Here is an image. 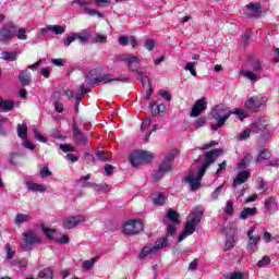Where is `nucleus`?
<instances>
[{
	"instance_id": "dca6fc26",
	"label": "nucleus",
	"mask_w": 279,
	"mask_h": 279,
	"mask_svg": "<svg viewBox=\"0 0 279 279\" xmlns=\"http://www.w3.org/2000/svg\"><path fill=\"white\" fill-rule=\"evenodd\" d=\"M112 82H128L126 77H112V75L105 74L94 78L93 84H110Z\"/></svg>"
},
{
	"instance_id": "f257e3e1",
	"label": "nucleus",
	"mask_w": 279,
	"mask_h": 279,
	"mask_svg": "<svg viewBox=\"0 0 279 279\" xmlns=\"http://www.w3.org/2000/svg\"><path fill=\"white\" fill-rule=\"evenodd\" d=\"M221 149H214L205 153V162L196 172H190L185 179V182L191 186V191H197L202 186V178L206 175V169L213 165L219 158Z\"/></svg>"
},
{
	"instance_id": "1a4fd4ad",
	"label": "nucleus",
	"mask_w": 279,
	"mask_h": 279,
	"mask_svg": "<svg viewBox=\"0 0 279 279\" xmlns=\"http://www.w3.org/2000/svg\"><path fill=\"white\" fill-rule=\"evenodd\" d=\"M254 232H256V227L253 226L247 231L248 243H247L246 248L248 252H257L258 243H260V236L254 235Z\"/></svg>"
},
{
	"instance_id": "6e6552de",
	"label": "nucleus",
	"mask_w": 279,
	"mask_h": 279,
	"mask_svg": "<svg viewBox=\"0 0 279 279\" xmlns=\"http://www.w3.org/2000/svg\"><path fill=\"white\" fill-rule=\"evenodd\" d=\"M267 104V98L265 97H252L245 102V108L251 112H258V110H263L265 105Z\"/></svg>"
},
{
	"instance_id": "2f4dec72",
	"label": "nucleus",
	"mask_w": 279,
	"mask_h": 279,
	"mask_svg": "<svg viewBox=\"0 0 279 279\" xmlns=\"http://www.w3.org/2000/svg\"><path fill=\"white\" fill-rule=\"evenodd\" d=\"M37 279H53V270L51 268H44L39 271Z\"/></svg>"
},
{
	"instance_id": "5701e85b",
	"label": "nucleus",
	"mask_w": 279,
	"mask_h": 279,
	"mask_svg": "<svg viewBox=\"0 0 279 279\" xmlns=\"http://www.w3.org/2000/svg\"><path fill=\"white\" fill-rule=\"evenodd\" d=\"M0 110L2 112H12L14 110V100L0 98Z\"/></svg>"
},
{
	"instance_id": "39448f33",
	"label": "nucleus",
	"mask_w": 279,
	"mask_h": 279,
	"mask_svg": "<svg viewBox=\"0 0 279 279\" xmlns=\"http://www.w3.org/2000/svg\"><path fill=\"white\" fill-rule=\"evenodd\" d=\"M143 232V221L141 220H129L123 225V234L126 236H134Z\"/></svg>"
},
{
	"instance_id": "7c9ffc66",
	"label": "nucleus",
	"mask_w": 279,
	"mask_h": 279,
	"mask_svg": "<svg viewBox=\"0 0 279 279\" xmlns=\"http://www.w3.org/2000/svg\"><path fill=\"white\" fill-rule=\"evenodd\" d=\"M98 260H99V257H93L92 259L84 260L82 268L84 269V271H90V269L95 267V263H97Z\"/></svg>"
},
{
	"instance_id": "a878e982",
	"label": "nucleus",
	"mask_w": 279,
	"mask_h": 279,
	"mask_svg": "<svg viewBox=\"0 0 279 279\" xmlns=\"http://www.w3.org/2000/svg\"><path fill=\"white\" fill-rule=\"evenodd\" d=\"M267 128V124L263 122V120L255 121L251 126V132L254 134H258L259 132H263Z\"/></svg>"
},
{
	"instance_id": "49530a36",
	"label": "nucleus",
	"mask_w": 279,
	"mask_h": 279,
	"mask_svg": "<svg viewBox=\"0 0 279 279\" xmlns=\"http://www.w3.org/2000/svg\"><path fill=\"white\" fill-rule=\"evenodd\" d=\"M144 47L147 49V51H154V49H156V40L151 38L146 39Z\"/></svg>"
},
{
	"instance_id": "69168bd1",
	"label": "nucleus",
	"mask_w": 279,
	"mask_h": 279,
	"mask_svg": "<svg viewBox=\"0 0 279 279\" xmlns=\"http://www.w3.org/2000/svg\"><path fill=\"white\" fill-rule=\"evenodd\" d=\"M61 151H63L64 154L69 153V151H75L74 147H71L68 144H61L60 146Z\"/></svg>"
},
{
	"instance_id": "864d4df0",
	"label": "nucleus",
	"mask_w": 279,
	"mask_h": 279,
	"mask_svg": "<svg viewBox=\"0 0 279 279\" xmlns=\"http://www.w3.org/2000/svg\"><path fill=\"white\" fill-rule=\"evenodd\" d=\"M231 114H236L240 119V121H243L247 117V113L241 108H236L233 111H231Z\"/></svg>"
},
{
	"instance_id": "9b49d317",
	"label": "nucleus",
	"mask_w": 279,
	"mask_h": 279,
	"mask_svg": "<svg viewBox=\"0 0 279 279\" xmlns=\"http://www.w3.org/2000/svg\"><path fill=\"white\" fill-rule=\"evenodd\" d=\"M14 38V26L12 24H7L0 28V43H10Z\"/></svg>"
},
{
	"instance_id": "4468645a",
	"label": "nucleus",
	"mask_w": 279,
	"mask_h": 279,
	"mask_svg": "<svg viewBox=\"0 0 279 279\" xmlns=\"http://www.w3.org/2000/svg\"><path fill=\"white\" fill-rule=\"evenodd\" d=\"M119 60L121 62H125V64L129 66V69H131V71L133 69H137V68H134V64H141V58L132 54V53H129V54H120L119 56Z\"/></svg>"
},
{
	"instance_id": "338daca9",
	"label": "nucleus",
	"mask_w": 279,
	"mask_h": 279,
	"mask_svg": "<svg viewBox=\"0 0 279 279\" xmlns=\"http://www.w3.org/2000/svg\"><path fill=\"white\" fill-rule=\"evenodd\" d=\"M39 174L41 175V178H49V175H51V172L49 171L48 167H44L40 169Z\"/></svg>"
},
{
	"instance_id": "c03bdc74",
	"label": "nucleus",
	"mask_w": 279,
	"mask_h": 279,
	"mask_svg": "<svg viewBox=\"0 0 279 279\" xmlns=\"http://www.w3.org/2000/svg\"><path fill=\"white\" fill-rule=\"evenodd\" d=\"M13 267H17V269H25L27 267L26 259H14L12 262Z\"/></svg>"
},
{
	"instance_id": "4be33fe9",
	"label": "nucleus",
	"mask_w": 279,
	"mask_h": 279,
	"mask_svg": "<svg viewBox=\"0 0 279 279\" xmlns=\"http://www.w3.org/2000/svg\"><path fill=\"white\" fill-rule=\"evenodd\" d=\"M1 60L5 62H16V60H19V51H2Z\"/></svg>"
},
{
	"instance_id": "58836bf2",
	"label": "nucleus",
	"mask_w": 279,
	"mask_h": 279,
	"mask_svg": "<svg viewBox=\"0 0 279 279\" xmlns=\"http://www.w3.org/2000/svg\"><path fill=\"white\" fill-rule=\"evenodd\" d=\"M166 201L167 197L162 193H159L153 198V204H155V206H163Z\"/></svg>"
},
{
	"instance_id": "a18cd8bd",
	"label": "nucleus",
	"mask_w": 279,
	"mask_h": 279,
	"mask_svg": "<svg viewBox=\"0 0 279 279\" xmlns=\"http://www.w3.org/2000/svg\"><path fill=\"white\" fill-rule=\"evenodd\" d=\"M223 186H225V183L216 187L215 191L211 193V199L214 202H217V199H219V195H221V192L223 191Z\"/></svg>"
},
{
	"instance_id": "37998d69",
	"label": "nucleus",
	"mask_w": 279,
	"mask_h": 279,
	"mask_svg": "<svg viewBox=\"0 0 279 279\" xmlns=\"http://www.w3.org/2000/svg\"><path fill=\"white\" fill-rule=\"evenodd\" d=\"M142 154V161L145 162H151L154 160V155L148 150H140Z\"/></svg>"
},
{
	"instance_id": "f8f14e48",
	"label": "nucleus",
	"mask_w": 279,
	"mask_h": 279,
	"mask_svg": "<svg viewBox=\"0 0 279 279\" xmlns=\"http://www.w3.org/2000/svg\"><path fill=\"white\" fill-rule=\"evenodd\" d=\"M245 14L248 19H259L263 10V5L260 3H248L245 5Z\"/></svg>"
},
{
	"instance_id": "e2e57ef3",
	"label": "nucleus",
	"mask_w": 279,
	"mask_h": 279,
	"mask_svg": "<svg viewBox=\"0 0 279 279\" xmlns=\"http://www.w3.org/2000/svg\"><path fill=\"white\" fill-rule=\"evenodd\" d=\"M151 126V120L149 118H146L143 122H142V126H141V131L145 132L148 128Z\"/></svg>"
},
{
	"instance_id": "c85d7f7f",
	"label": "nucleus",
	"mask_w": 279,
	"mask_h": 279,
	"mask_svg": "<svg viewBox=\"0 0 279 279\" xmlns=\"http://www.w3.org/2000/svg\"><path fill=\"white\" fill-rule=\"evenodd\" d=\"M149 108L153 114H160V112H165L167 106L165 104L157 105L156 102H151Z\"/></svg>"
},
{
	"instance_id": "4d7b16f0",
	"label": "nucleus",
	"mask_w": 279,
	"mask_h": 279,
	"mask_svg": "<svg viewBox=\"0 0 279 279\" xmlns=\"http://www.w3.org/2000/svg\"><path fill=\"white\" fill-rule=\"evenodd\" d=\"M97 8H108L112 4L111 0H94Z\"/></svg>"
},
{
	"instance_id": "8fccbe9b",
	"label": "nucleus",
	"mask_w": 279,
	"mask_h": 279,
	"mask_svg": "<svg viewBox=\"0 0 279 279\" xmlns=\"http://www.w3.org/2000/svg\"><path fill=\"white\" fill-rule=\"evenodd\" d=\"M225 213L226 215H229V216L234 215V203H232V201H227Z\"/></svg>"
},
{
	"instance_id": "0e129e2a",
	"label": "nucleus",
	"mask_w": 279,
	"mask_h": 279,
	"mask_svg": "<svg viewBox=\"0 0 279 279\" xmlns=\"http://www.w3.org/2000/svg\"><path fill=\"white\" fill-rule=\"evenodd\" d=\"M175 226H178V223H168L167 230L168 234H170L171 236H173V234H175L177 232Z\"/></svg>"
},
{
	"instance_id": "052dcab7",
	"label": "nucleus",
	"mask_w": 279,
	"mask_h": 279,
	"mask_svg": "<svg viewBox=\"0 0 279 279\" xmlns=\"http://www.w3.org/2000/svg\"><path fill=\"white\" fill-rule=\"evenodd\" d=\"M234 247V238H228L225 244V251L228 252Z\"/></svg>"
},
{
	"instance_id": "f03ea898",
	"label": "nucleus",
	"mask_w": 279,
	"mask_h": 279,
	"mask_svg": "<svg viewBox=\"0 0 279 279\" xmlns=\"http://www.w3.org/2000/svg\"><path fill=\"white\" fill-rule=\"evenodd\" d=\"M202 217H204V207L202 206L196 207V209L187 216L185 228L178 239L179 243H182L186 236H191V234L195 232V228L199 226Z\"/></svg>"
},
{
	"instance_id": "ddd939ff",
	"label": "nucleus",
	"mask_w": 279,
	"mask_h": 279,
	"mask_svg": "<svg viewBox=\"0 0 279 279\" xmlns=\"http://www.w3.org/2000/svg\"><path fill=\"white\" fill-rule=\"evenodd\" d=\"M206 108H207L206 97H203V98L196 100V102L192 107V111L190 113V117H192V118L199 117V114H202V112H204V110H206Z\"/></svg>"
},
{
	"instance_id": "f3484780",
	"label": "nucleus",
	"mask_w": 279,
	"mask_h": 279,
	"mask_svg": "<svg viewBox=\"0 0 279 279\" xmlns=\"http://www.w3.org/2000/svg\"><path fill=\"white\" fill-rule=\"evenodd\" d=\"M250 178H252L250 171L244 170L242 172H239L233 180V189H236V186H241V184H245V182H247Z\"/></svg>"
},
{
	"instance_id": "20e7f679",
	"label": "nucleus",
	"mask_w": 279,
	"mask_h": 279,
	"mask_svg": "<svg viewBox=\"0 0 279 279\" xmlns=\"http://www.w3.org/2000/svg\"><path fill=\"white\" fill-rule=\"evenodd\" d=\"M173 160H175V151H170L162 160V162L159 166V169L156 171V173L153 175V180L155 182H158L162 180L171 169H173Z\"/></svg>"
},
{
	"instance_id": "3c124183",
	"label": "nucleus",
	"mask_w": 279,
	"mask_h": 279,
	"mask_svg": "<svg viewBox=\"0 0 279 279\" xmlns=\"http://www.w3.org/2000/svg\"><path fill=\"white\" fill-rule=\"evenodd\" d=\"M96 157L101 162H108V161L111 160L110 156L106 155V153L104 150H98L97 154H96Z\"/></svg>"
},
{
	"instance_id": "bf43d9fd",
	"label": "nucleus",
	"mask_w": 279,
	"mask_h": 279,
	"mask_svg": "<svg viewBox=\"0 0 279 279\" xmlns=\"http://www.w3.org/2000/svg\"><path fill=\"white\" fill-rule=\"evenodd\" d=\"M250 160H252V156L251 155L245 156L239 163L240 169H245V167L250 165Z\"/></svg>"
},
{
	"instance_id": "aec40b11",
	"label": "nucleus",
	"mask_w": 279,
	"mask_h": 279,
	"mask_svg": "<svg viewBox=\"0 0 279 279\" xmlns=\"http://www.w3.org/2000/svg\"><path fill=\"white\" fill-rule=\"evenodd\" d=\"M25 184L27 191H29L31 193H45V191H47V186L43 184L34 183L32 181H26Z\"/></svg>"
},
{
	"instance_id": "13d9d810",
	"label": "nucleus",
	"mask_w": 279,
	"mask_h": 279,
	"mask_svg": "<svg viewBox=\"0 0 279 279\" xmlns=\"http://www.w3.org/2000/svg\"><path fill=\"white\" fill-rule=\"evenodd\" d=\"M5 252L8 260H12L16 254V252L12 251V246H10V244H5Z\"/></svg>"
},
{
	"instance_id": "cd10ccee",
	"label": "nucleus",
	"mask_w": 279,
	"mask_h": 279,
	"mask_svg": "<svg viewBox=\"0 0 279 279\" xmlns=\"http://www.w3.org/2000/svg\"><path fill=\"white\" fill-rule=\"evenodd\" d=\"M89 38H90V33L88 31L76 33V40H78L81 45H86Z\"/></svg>"
},
{
	"instance_id": "a19ab883",
	"label": "nucleus",
	"mask_w": 279,
	"mask_h": 279,
	"mask_svg": "<svg viewBox=\"0 0 279 279\" xmlns=\"http://www.w3.org/2000/svg\"><path fill=\"white\" fill-rule=\"evenodd\" d=\"M77 40V33H71L66 39H62V43L65 47H70L72 43H75Z\"/></svg>"
},
{
	"instance_id": "2eb2a0df",
	"label": "nucleus",
	"mask_w": 279,
	"mask_h": 279,
	"mask_svg": "<svg viewBox=\"0 0 279 279\" xmlns=\"http://www.w3.org/2000/svg\"><path fill=\"white\" fill-rule=\"evenodd\" d=\"M72 132L74 141L77 145H86V143H88V137L82 131H80V126H77V124H72Z\"/></svg>"
},
{
	"instance_id": "c9c22d12",
	"label": "nucleus",
	"mask_w": 279,
	"mask_h": 279,
	"mask_svg": "<svg viewBox=\"0 0 279 279\" xmlns=\"http://www.w3.org/2000/svg\"><path fill=\"white\" fill-rule=\"evenodd\" d=\"M83 12H85V14H88V16H98V19H104V13L88 7H85L83 9Z\"/></svg>"
},
{
	"instance_id": "f704fd0d",
	"label": "nucleus",
	"mask_w": 279,
	"mask_h": 279,
	"mask_svg": "<svg viewBox=\"0 0 279 279\" xmlns=\"http://www.w3.org/2000/svg\"><path fill=\"white\" fill-rule=\"evenodd\" d=\"M29 219H31L29 215L19 214L15 216L14 223L16 226H21V223H27Z\"/></svg>"
},
{
	"instance_id": "774afa93",
	"label": "nucleus",
	"mask_w": 279,
	"mask_h": 279,
	"mask_svg": "<svg viewBox=\"0 0 279 279\" xmlns=\"http://www.w3.org/2000/svg\"><path fill=\"white\" fill-rule=\"evenodd\" d=\"M244 275L243 272H233L229 276V279H243Z\"/></svg>"
},
{
	"instance_id": "423d86ee",
	"label": "nucleus",
	"mask_w": 279,
	"mask_h": 279,
	"mask_svg": "<svg viewBox=\"0 0 279 279\" xmlns=\"http://www.w3.org/2000/svg\"><path fill=\"white\" fill-rule=\"evenodd\" d=\"M168 240L167 238L159 240L155 243L154 246H144L140 253V258H147V256H151V254H156L157 252H160L162 247H167Z\"/></svg>"
},
{
	"instance_id": "603ef678",
	"label": "nucleus",
	"mask_w": 279,
	"mask_h": 279,
	"mask_svg": "<svg viewBox=\"0 0 279 279\" xmlns=\"http://www.w3.org/2000/svg\"><path fill=\"white\" fill-rule=\"evenodd\" d=\"M271 264V258H269V256L265 255L258 263H257V267L263 268V267H267V265Z\"/></svg>"
},
{
	"instance_id": "ea45409f",
	"label": "nucleus",
	"mask_w": 279,
	"mask_h": 279,
	"mask_svg": "<svg viewBox=\"0 0 279 279\" xmlns=\"http://www.w3.org/2000/svg\"><path fill=\"white\" fill-rule=\"evenodd\" d=\"M195 66H197V61H193V62H189L185 65V71H190L191 75H193V77H197V71H195Z\"/></svg>"
},
{
	"instance_id": "7ed1b4c3",
	"label": "nucleus",
	"mask_w": 279,
	"mask_h": 279,
	"mask_svg": "<svg viewBox=\"0 0 279 279\" xmlns=\"http://www.w3.org/2000/svg\"><path fill=\"white\" fill-rule=\"evenodd\" d=\"M230 114H232V111H230L226 105H217L211 110V117L217 121V124L211 125V130H219V128H223V125H226V121L230 119Z\"/></svg>"
},
{
	"instance_id": "0eeeda50",
	"label": "nucleus",
	"mask_w": 279,
	"mask_h": 279,
	"mask_svg": "<svg viewBox=\"0 0 279 279\" xmlns=\"http://www.w3.org/2000/svg\"><path fill=\"white\" fill-rule=\"evenodd\" d=\"M22 242L26 252H29L34 247L35 243H40V238L36 234V231L28 230L23 233Z\"/></svg>"
},
{
	"instance_id": "6ab92c4d",
	"label": "nucleus",
	"mask_w": 279,
	"mask_h": 279,
	"mask_svg": "<svg viewBox=\"0 0 279 279\" xmlns=\"http://www.w3.org/2000/svg\"><path fill=\"white\" fill-rule=\"evenodd\" d=\"M265 209L270 215L278 213V203H276V197L270 196L268 199H266Z\"/></svg>"
},
{
	"instance_id": "09e8293b",
	"label": "nucleus",
	"mask_w": 279,
	"mask_h": 279,
	"mask_svg": "<svg viewBox=\"0 0 279 279\" xmlns=\"http://www.w3.org/2000/svg\"><path fill=\"white\" fill-rule=\"evenodd\" d=\"M26 33H27V29H25V28H20L19 31H16V32L14 33V35L16 36V38H17L19 40H27V35H26Z\"/></svg>"
},
{
	"instance_id": "79ce46f5",
	"label": "nucleus",
	"mask_w": 279,
	"mask_h": 279,
	"mask_svg": "<svg viewBox=\"0 0 279 279\" xmlns=\"http://www.w3.org/2000/svg\"><path fill=\"white\" fill-rule=\"evenodd\" d=\"M94 191H96L97 193H108V191H110V186L106 183L104 184H94Z\"/></svg>"
},
{
	"instance_id": "680f3d73",
	"label": "nucleus",
	"mask_w": 279,
	"mask_h": 279,
	"mask_svg": "<svg viewBox=\"0 0 279 279\" xmlns=\"http://www.w3.org/2000/svg\"><path fill=\"white\" fill-rule=\"evenodd\" d=\"M118 43L121 47H128L129 43H130V38H128V36H120L118 38Z\"/></svg>"
},
{
	"instance_id": "393cba45",
	"label": "nucleus",
	"mask_w": 279,
	"mask_h": 279,
	"mask_svg": "<svg viewBox=\"0 0 279 279\" xmlns=\"http://www.w3.org/2000/svg\"><path fill=\"white\" fill-rule=\"evenodd\" d=\"M19 80L22 86H29L32 83V73L28 70H24L20 73Z\"/></svg>"
},
{
	"instance_id": "de8ad7c7",
	"label": "nucleus",
	"mask_w": 279,
	"mask_h": 279,
	"mask_svg": "<svg viewBox=\"0 0 279 279\" xmlns=\"http://www.w3.org/2000/svg\"><path fill=\"white\" fill-rule=\"evenodd\" d=\"M94 43L104 45V44L108 43V36L97 33L94 37Z\"/></svg>"
},
{
	"instance_id": "6e6d98bb",
	"label": "nucleus",
	"mask_w": 279,
	"mask_h": 279,
	"mask_svg": "<svg viewBox=\"0 0 279 279\" xmlns=\"http://www.w3.org/2000/svg\"><path fill=\"white\" fill-rule=\"evenodd\" d=\"M54 241L56 243H61V244H66L69 243V235L66 234H61V235H57L54 236Z\"/></svg>"
},
{
	"instance_id": "4c0bfd02",
	"label": "nucleus",
	"mask_w": 279,
	"mask_h": 279,
	"mask_svg": "<svg viewBox=\"0 0 279 279\" xmlns=\"http://www.w3.org/2000/svg\"><path fill=\"white\" fill-rule=\"evenodd\" d=\"M271 158V153L267 149H263L259 151V155L256 159V162H263V160H269Z\"/></svg>"
},
{
	"instance_id": "bb28decb",
	"label": "nucleus",
	"mask_w": 279,
	"mask_h": 279,
	"mask_svg": "<svg viewBox=\"0 0 279 279\" xmlns=\"http://www.w3.org/2000/svg\"><path fill=\"white\" fill-rule=\"evenodd\" d=\"M256 215V207H246L240 213V219H247L248 217H254Z\"/></svg>"
},
{
	"instance_id": "e433bc0d",
	"label": "nucleus",
	"mask_w": 279,
	"mask_h": 279,
	"mask_svg": "<svg viewBox=\"0 0 279 279\" xmlns=\"http://www.w3.org/2000/svg\"><path fill=\"white\" fill-rule=\"evenodd\" d=\"M17 136L27 140V124H17Z\"/></svg>"
},
{
	"instance_id": "5fc2aeb1",
	"label": "nucleus",
	"mask_w": 279,
	"mask_h": 279,
	"mask_svg": "<svg viewBox=\"0 0 279 279\" xmlns=\"http://www.w3.org/2000/svg\"><path fill=\"white\" fill-rule=\"evenodd\" d=\"M253 73H260L263 71V63L260 61H254L251 65Z\"/></svg>"
},
{
	"instance_id": "473e14b6",
	"label": "nucleus",
	"mask_w": 279,
	"mask_h": 279,
	"mask_svg": "<svg viewBox=\"0 0 279 279\" xmlns=\"http://www.w3.org/2000/svg\"><path fill=\"white\" fill-rule=\"evenodd\" d=\"M240 75L247 77L251 82H258V74L250 71V70H242L240 71Z\"/></svg>"
},
{
	"instance_id": "b1692460",
	"label": "nucleus",
	"mask_w": 279,
	"mask_h": 279,
	"mask_svg": "<svg viewBox=\"0 0 279 279\" xmlns=\"http://www.w3.org/2000/svg\"><path fill=\"white\" fill-rule=\"evenodd\" d=\"M130 162L133 167H138V165L144 163L141 150L134 151L130 155Z\"/></svg>"
},
{
	"instance_id": "a211bd4d",
	"label": "nucleus",
	"mask_w": 279,
	"mask_h": 279,
	"mask_svg": "<svg viewBox=\"0 0 279 279\" xmlns=\"http://www.w3.org/2000/svg\"><path fill=\"white\" fill-rule=\"evenodd\" d=\"M41 34H47L49 32H52V34H56L57 36H60L66 32V26L64 25H46V27H43L40 29Z\"/></svg>"
},
{
	"instance_id": "9d476101",
	"label": "nucleus",
	"mask_w": 279,
	"mask_h": 279,
	"mask_svg": "<svg viewBox=\"0 0 279 279\" xmlns=\"http://www.w3.org/2000/svg\"><path fill=\"white\" fill-rule=\"evenodd\" d=\"M84 221H86V217L82 215L65 218L63 220V228H65V230H73V228H77V226L84 223Z\"/></svg>"
},
{
	"instance_id": "c756f323",
	"label": "nucleus",
	"mask_w": 279,
	"mask_h": 279,
	"mask_svg": "<svg viewBox=\"0 0 279 279\" xmlns=\"http://www.w3.org/2000/svg\"><path fill=\"white\" fill-rule=\"evenodd\" d=\"M166 217L171 221V223H180V215L173 209H168Z\"/></svg>"
},
{
	"instance_id": "72a5a7b5",
	"label": "nucleus",
	"mask_w": 279,
	"mask_h": 279,
	"mask_svg": "<svg viewBox=\"0 0 279 279\" xmlns=\"http://www.w3.org/2000/svg\"><path fill=\"white\" fill-rule=\"evenodd\" d=\"M41 230L47 236V239H49L50 241L51 240L56 241V236H58V231L56 229H49V228L43 227Z\"/></svg>"
},
{
	"instance_id": "412c9836",
	"label": "nucleus",
	"mask_w": 279,
	"mask_h": 279,
	"mask_svg": "<svg viewBox=\"0 0 279 279\" xmlns=\"http://www.w3.org/2000/svg\"><path fill=\"white\" fill-rule=\"evenodd\" d=\"M133 73H137L138 80L142 83V86H147V88H151V80H149V76L145 75V72L140 71L138 69H133Z\"/></svg>"
}]
</instances>
